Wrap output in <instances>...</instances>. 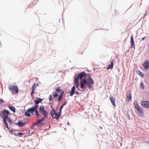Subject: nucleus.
<instances>
[{
  "instance_id": "1",
  "label": "nucleus",
  "mask_w": 149,
  "mask_h": 149,
  "mask_svg": "<svg viewBox=\"0 0 149 149\" xmlns=\"http://www.w3.org/2000/svg\"><path fill=\"white\" fill-rule=\"evenodd\" d=\"M94 81L93 79L90 76V77L87 79H83L80 82V88L82 89L84 88L85 84H86L89 89L92 87V86L94 84Z\"/></svg>"
},
{
  "instance_id": "2",
  "label": "nucleus",
  "mask_w": 149,
  "mask_h": 149,
  "mask_svg": "<svg viewBox=\"0 0 149 149\" xmlns=\"http://www.w3.org/2000/svg\"><path fill=\"white\" fill-rule=\"evenodd\" d=\"M10 114V112L8 111L6 109H4L3 111H1L0 113V117L3 118L4 116V121L6 127L8 129H9L8 123L9 124H10L11 123V120L8 118V116Z\"/></svg>"
},
{
  "instance_id": "3",
  "label": "nucleus",
  "mask_w": 149,
  "mask_h": 149,
  "mask_svg": "<svg viewBox=\"0 0 149 149\" xmlns=\"http://www.w3.org/2000/svg\"><path fill=\"white\" fill-rule=\"evenodd\" d=\"M9 89L14 94H17L18 93L19 90L17 85H10L9 87Z\"/></svg>"
},
{
  "instance_id": "4",
  "label": "nucleus",
  "mask_w": 149,
  "mask_h": 149,
  "mask_svg": "<svg viewBox=\"0 0 149 149\" xmlns=\"http://www.w3.org/2000/svg\"><path fill=\"white\" fill-rule=\"evenodd\" d=\"M40 112L42 115H44V117L47 118L48 117V113L47 111L45 110V107L43 106H40L39 108Z\"/></svg>"
},
{
  "instance_id": "5",
  "label": "nucleus",
  "mask_w": 149,
  "mask_h": 149,
  "mask_svg": "<svg viewBox=\"0 0 149 149\" xmlns=\"http://www.w3.org/2000/svg\"><path fill=\"white\" fill-rule=\"evenodd\" d=\"M86 73L84 72H82L80 73L76 74L75 76V77L77 78V79H81L83 77H86Z\"/></svg>"
},
{
  "instance_id": "6",
  "label": "nucleus",
  "mask_w": 149,
  "mask_h": 149,
  "mask_svg": "<svg viewBox=\"0 0 149 149\" xmlns=\"http://www.w3.org/2000/svg\"><path fill=\"white\" fill-rule=\"evenodd\" d=\"M38 107V105H35L33 107L29 108L27 110V111L31 112L32 114H33V112L35 111L36 109H37Z\"/></svg>"
},
{
  "instance_id": "7",
  "label": "nucleus",
  "mask_w": 149,
  "mask_h": 149,
  "mask_svg": "<svg viewBox=\"0 0 149 149\" xmlns=\"http://www.w3.org/2000/svg\"><path fill=\"white\" fill-rule=\"evenodd\" d=\"M135 107L138 113L140 114H143V109L140 107L137 103L135 105Z\"/></svg>"
},
{
  "instance_id": "8",
  "label": "nucleus",
  "mask_w": 149,
  "mask_h": 149,
  "mask_svg": "<svg viewBox=\"0 0 149 149\" xmlns=\"http://www.w3.org/2000/svg\"><path fill=\"white\" fill-rule=\"evenodd\" d=\"M142 105L143 107L146 108H149V101H145L141 102Z\"/></svg>"
},
{
  "instance_id": "9",
  "label": "nucleus",
  "mask_w": 149,
  "mask_h": 149,
  "mask_svg": "<svg viewBox=\"0 0 149 149\" xmlns=\"http://www.w3.org/2000/svg\"><path fill=\"white\" fill-rule=\"evenodd\" d=\"M143 65L145 69H147L149 68V62L148 60L145 61Z\"/></svg>"
},
{
  "instance_id": "10",
  "label": "nucleus",
  "mask_w": 149,
  "mask_h": 149,
  "mask_svg": "<svg viewBox=\"0 0 149 149\" xmlns=\"http://www.w3.org/2000/svg\"><path fill=\"white\" fill-rule=\"evenodd\" d=\"M38 84L34 83L32 87V92L31 93V95L32 96L33 94L34 93L35 90L36 89V86H38Z\"/></svg>"
},
{
  "instance_id": "11",
  "label": "nucleus",
  "mask_w": 149,
  "mask_h": 149,
  "mask_svg": "<svg viewBox=\"0 0 149 149\" xmlns=\"http://www.w3.org/2000/svg\"><path fill=\"white\" fill-rule=\"evenodd\" d=\"M50 113L53 119H54L55 118L56 119V116L57 115V113L55 112L54 109L51 111Z\"/></svg>"
},
{
  "instance_id": "12",
  "label": "nucleus",
  "mask_w": 149,
  "mask_h": 149,
  "mask_svg": "<svg viewBox=\"0 0 149 149\" xmlns=\"http://www.w3.org/2000/svg\"><path fill=\"white\" fill-rule=\"evenodd\" d=\"M131 48L135 49V45L134 43V41L133 39V35H132L131 37Z\"/></svg>"
},
{
  "instance_id": "13",
  "label": "nucleus",
  "mask_w": 149,
  "mask_h": 149,
  "mask_svg": "<svg viewBox=\"0 0 149 149\" xmlns=\"http://www.w3.org/2000/svg\"><path fill=\"white\" fill-rule=\"evenodd\" d=\"M45 119V117H43L41 119H40L38 120V121H37L35 123L33 124V125H37L40 124L41 122H42Z\"/></svg>"
},
{
  "instance_id": "14",
  "label": "nucleus",
  "mask_w": 149,
  "mask_h": 149,
  "mask_svg": "<svg viewBox=\"0 0 149 149\" xmlns=\"http://www.w3.org/2000/svg\"><path fill=\"white\" fill-rule=\"evenodd\" d=\"M42 99L40 98H37L36 100H34V102L35 105H38L39 103L42 102Z\"/></svg>"
},
{
  "instance_id": "15",
  "label": "nucleus",
  "mask_w": 149,
  "mask_h": 149,
  "mask_svg": "<svg viewBox=\"0 0 149 149\" xmlns=\"http://www.w3.org/2000/svg\"><path fill=\"white\" fill-rule=\"evenodd\" d=\"M114 61L113 59L111 61V64H109L107 68V69L109 70L113 68Z\"/></svg>"
},
{
  "instance_id": "16",
  "label": "nucleus",
  "mask_w": 149,
  "mask_h": 149,
  "mask_svg": "<svg viewBox=\"0 0 149 149\" xmlns=\"http://www.w3.org/2000/svg\"><path fill=\"white\" fill-rule=\"evenodd\" d=\"M109 98L112 105L115 107L116 106L115 104V98L112 97H110Z\"/></svg>"
},
{
  "instance_id": "17",
  "label": "nucleus",
  "mask_w": 149,
  "mask_h": 149,
  "mask_svg": "<svg viewBox=\"0 0 149 149\" xmlns=\"http://www.w3.org/2000/svg\"><path fill=\"white\" fill-rule=\"evenodd\" d=\"M26 123H27L25 122H19L17 123V124L18 125V126L19 127H22L25 125Z\"/></svg>"
},
{
  "instance_id": "18",
  "label": "nucleus",
  "mask_w": 149,
  "mask_h": 149,
  "mask_svg": "<svg viewBox=\"0 0 149 149\" xmlns=\"http://www.w3.org/2000/svg\"><path fill=\"white\" fill-rule=\"evenodd\" d=\"M78 80V79H77V78L75 77V79L74 80V83L77 88H78L79 86V83Z\"/></svg>"
},
{
  "instance_id": "19",
  "label": "nucleus",
  "mask_w": 149,
  "mask_h": 149,
  "mask_svg": "<svg viewBox=\"0 0 149 149\" xmlns=\"http://www.w3.org/2000/svg\"><path fill=\"white\" fill-rule=\"evenodd\" d=\"M75 88L74 86H73L71 90V91L70 93V96H72L74 93L75 92Z\"/></svg>"
},
{
  "instance_id": "20",
  "label": "nucleus",
  "mask_w": 149,
  "mask_h": 149,
  "mask_svg": "<svg viewBox=\"0 0 149 149\" xmlns=\"http://www.w3.org/2000/svg\"><path fill=\"white\" fill-rule=\"evenodd\" d=\"M9 109L11 111H12L14 113L15 112V108L14 106H8Z\"/></svg>"
},
{
  "instance_id": "21",
  "label": "nucleus",
  "mask_w": 149,
  "mask_h": 149,
  "mask_svg": "<svg viewBox=\"0 0 149 149\" xmlns=\"http://www.w3.org/2000/svg\"><path fill=\"white\" fill-rule=\"evenodd\" d=\"M61 111L60 110V111L58 112V113H57V115L56 119L58 120L59 118V117L61 116Z\"/></svg>"
},
{
  "instance_id": "22",
  "label": "nucleus",
  "mask_w": 149,
  "mask_h": 149,
  "mask_svg": "<svg viewBox=\"0 0 149 149\" xmlns=\"http://www.w3.org/2000/svg\"><path fill=\"white\" fill-rule=\"evenodd\" d=\"M61 88L60 87H56V88L55 90L56 91L59 93H61V89H60V88Z\"/></svg>"
},
{
  "instance_id": "23",
  "label": "nucleus",
  "mask_w": 149,
  "mask_h": 149,
  "mask_svg": "<svg viewBox=\"0 0 149 149\" xmlns=\"http://www.w3.org/2000/svg\"><path fill=\"white\" fill-rule=\"evenodd\" d=\"M53 95L54 98L58 96V94H57L56 92V91L53 92Z\"/></svg>"
},
{
  "instance_id": "24",
  "label": "nucleus",
  "mask_w": 149,
  "mask_h": 149,
  "mask_svg": "<svg viewBox=\"0 0 149 149\" xmlns=\"http://www.w3.org/2000/svg\"><path fill=\"white\" fill-rule=\"evenodd\" d=\"M132 99L131 94L130 93L129 95V97H127V100L128 101H131Z\"/></svg>"
},
{
  "instance_id": "25",
  "label": "nucleus",
  "mask_w": 149,
  "mask_h": 149,
  "mask_svg": "<svg viewBox=\"0 0 149 149\" xmlns=\"http://www.w3.org/2000/svg\"><path fill=\"white\" fill-rule=\"evenodd\" d=\"M35 111L37 116L38 117H40V114L38 112V111L36 109V110Z\"/></svg>"
},
{
  "instance_id": "26",
  "label": "nucleus",
  "mask_w": 149,
  "mask_h": 149,
  "mask_svg": "<svg viewBox=\"0 0 149 149\" xmlns=\"http://www.w3.org/2000/svg\"><path fill=\"white\" fill-rule=\"evenodd\" d=\"M141 88H142V89H144L145 88V86H144L143 83V82H142L141 83V85L140 86Z\"/></svg>"
},
{
  "instance_id": "27",
  "label": "nucleus",
  "mask_w": 149,
  "mask_h": 149,
  "mask_svg": "<svg viewBox=\"0 0 149 149\" xmlns=\"http://www.w3.org/2000/svg\"><path fill=\"white\" fill-rule=\"evenodd\" d=\"M25 115L28 116L29 117L31 116V114L28 112H25Z\"/></svg>"
},
{
  "instance_id": "28",
  "label": "nucleus",
  "mask_w": 149,
  "mask_h": 149,
  "mask_svg": "<svg viewBox=\"0 0 149 149\" xmlns=\"http://www.w3.org/2000/svg\"><path fill=\"white\" fill-rule=\"evenodd\" d=\"M62 96L61 95H60L59 96V97L58 99V100L59 102L60 101L61 99V98H62Z\"/></svg>"
},
{
  "instance_id": "29",
  "label": "nucleus",
  "mask_w": 149,
  "mask_h": 149,
  "mask_svg": "<svg viewBox=\"0 0 149 149\" xmlns=\"http://www.w3.org/2000/svg\"><path fill=\"white\" fill-rule=\"evenodd\" d=\"M139 74L141 77H143V73L141 72L140 71H139Z\"/></svg>"
},
{
  "instance_id": "30",
  "label": "nucleus",
  "mask_w": 149,
  "mask_h": 149,
  "mask_svg": "<svg viewBox=\"0 0 149 149\" xmlns=\"http://www.w3.org/2000/svg\"><path fill=\"white\" fill-rule=\"evenodd\" d=\"M49 100L50 101H51L52 100V96L51 95L49 97Z\"/></svg>"
},
{
  "instance_id": "31",
  "label": "nucleus",
  "mask_w": 149,
  "mask_h": 149,
  "mask_svg": "<svg viewBox=\"0 0 149 149\" xmlns=\"http://www.w3.org/2000/svg\"><path fill=\"white\" fill-rule=\"evenodd\" d=\"M3 101L2 99H0V104H3Z\"/></svg>"
},
{
  "instance_id": "32",
  "label": "nucleus",
  "mask_w": 149,
  "mask_h": 149,
  "mask_svg": "<svg viewBox=\"0 0 149 149\" xmlns=\"http://www.w3.org/2000/svg\"><path fill=\"white\" fill-rule=\"evenodd\" d=\"M36 1V0H33V1L32 2V4H33L34 5H35V4H36V3H37V1H36V2L35 3H34V2L35 1Z\"/></svg>"
},
{
  "instance_id": "33",
  "label": "nucleus",
  "mask_w": 149,
  "mask_h": 149,
  "mask_svg": "<svg viewBox=\"0 0 149 149\" xmlns=\"http://www.w3.org/2000/svg\"><path fill=\"white\" fill-rule=\"evenodd\" d=\"M61 94L60 95H61V96H62L63 95V94L64 93V91H61Z\"/></svg>"
},
{
  "instance_id": "34",
  "label": "nucleus",
  "mask_w": 149,
  "mask_h": 149,
  "mask_svg": "<svg viewBox=\"0 0 149 149\" xmlns=\"http://www.w3.org/2000/svg\"><path fill=\"white\" fill-rule=\"evenodd\" d=\"M18 135H22L23 134V133L21 132H19L17 134Z\"/></svg>"
},
{
  "instance_id": "35",
  "label": "nucleus",
  "mask_w": 149,
  "mask_h": 149,
  "mask_svg": "<svg viewBox=\"0 0 149 149\" xmlns=\"http://www.w3.org/2000/svg\"><path fill=\"white\" fill-rule=\"evenodd\" d=\"M63 106H63V105H61V107H60V110L62 111V109L63 108Z\"/></svg>"
},
{
  "instance_id": "36",
  "label": "nucleus",
  "mask_w": 149,
  "mask_h": 149,
  "mask_svg": "<svg viewBox=\"0 0 149 149\" xmlns=\"http://www.w3.org/2000/svg\"><path fill=\"white\" fill-rule=\"evenodd\" d=\"M91 74H88V77H89H89H90H90H91Z\"/></svg>"
},
{
  "instance_id": "37",
  "label": "nucleus",
  "mask_w": 149,
  "mask_h": 149,
  "mask_svg": "<svg viewBox=\"0 0 149 149\" xmlns=\"http://www.w3.org/2000/svg\"><path fill=\"white\" fill-rule=\"evenodd\" d=\"M145 37H143V38H141L142 40H144L145 39Z\"/></svg>"
},
{
  "instance_id": "38",
  "label": "nucleus",
  "mask_w": 149,
  "mask_h": 149,
  "mask_svg": "<svg viewBox=\"0 0 149 149\" xmlns=\"http://www.w3.org/2000/svg\"><path fill=\"white\" fill-rule=\"evenodd\" d=\"M67 103V102H65L63 104V106H64V105H65Z\"/></svg>"
},
{
  "instance_id": "39",
  "label": "nucleus",
  "mask_w": 149,
  "mask_h": 149,
  "mask_svg": "<svg viewBox=\"0 0 149 149\" xmlns=\"http://www.w3.org/2000/svg\"><path fill=\"white\" fill-rule=\"evenodd\" d=\"M76 94H78V92L77 91V92H76Z\"/></svg>"
},
{
  "instance_id": "40",
  "label": "nucleus",
  "mask_w": 149,
  "mask_h": 149,
  "mask_svg": "<svg viewBox=\"0 0 149 149\" xmlns=\"http://www.w3.org/2000/svg\"><path fill=\"white\" fill-rule=\"evenodd\" d=\"M68 125H70V123H69V122H68Z\"/></svg>"
},
{
  "instance_id": "41",
  "label": "nucleus",
  "mask_w": 149,
  "mask_h": 149,
  "mask_svg": "<svg viewBox=\"0 0 149 149\" xmlns=\"http://www.w3.org/2000/svg\"><path fill=\"white\" fill-rule=\"evenodd\" d=\"M31 3H30V5H29L30 6V5H31Z\"/></svg>"
}]
</instances>
